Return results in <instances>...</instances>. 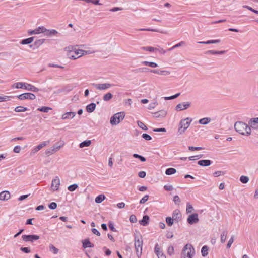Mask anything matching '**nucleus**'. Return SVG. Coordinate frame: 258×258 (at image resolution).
Returning <instances> with one entry per match:
<instances>
[{"label": "nucleus", "mask_w": 258, "mask_h": 258, "mask_svg": "<svg viewBox=\"0 0 258 258\" xmlns=\"http://www.w3.org/2000/svg\"><path fill=\"white\" fill-rule=\"evenodd\" d=\"M67 51V56L71 59L75 60L84 55L91 54L92 52L88 50L79 49L72 46H69L66 48Z\"/></svg>", "instance_id": "nucleus-1"}, {"label": "nucleus", "mask_w": 258, "mask_h": 258, "mask_svg": "<svg viewBox=\"0 0 258 258\" xmlns=\"http://www.w3.org/2000/svg\"><path fill=\"white\" fill-rule=\"evenodd\" d=\"M12 88L13 89H23L34 92H37L39 91V89L34 85L22 82L14 83L12 85Z\"/></svg>", "instance_id": "nucleus-2"}, {"label": "nucleus", "mask_w": 258, "mask_h": 258, "mask_svg": "<svg viewBox=\"0 0 258 258\" xmlns=\"http://www.w3.org/2000/svg\"><path fill=\"white\" fill-rule=\"evenodd\" d=\"M235 130L239 134L248 136L250 135V129L248 124L242 121H237L234 124Z\"/></svg>", "instance_id": "nucleus-3"}, {"label": "nucleus", "mask_w": 258, "mask_h": 258, "mask_svg": "<svg viewBox=\"0 0 258 258\" xmlns=\"http://www.w3.org/2000/svg\"><path fill=\"white\" fill-rule=\"evenodd\" d=\"M195 254V250L193 246L189 243L185 245L181 253V258H193Z\"/></svg>", "instance_id": "nucleus-4"}, {"label": "nucleus", "mask_w": 258, "mask_h": 258, "mask_svg": "<svg viewBox=\"0 0 258 258\" xmlns=\"http://www.w3.org/2000/svg\"><path fill=\"white\" fill-rule=\"evenodd\" d=\"M134 246L137 257L140 258L142 254L143 240L141 237L135 236Z\"/></svg>", "instance_id": "nucleus-5"}, {"label": "nucleus", "mask_w": 258, "mask_h": 258, "mask_svg": "<svg viewBox=\"0 0 258 258\" xmlns=\"http://www.w3.org/2000/svg\"><path fill=\"white\" fill-rule=\"evenodd\" d=\"M191 121L192 119L189 117L182 119L180 121L179 127L178 130L179 135H182L185 132L186 130L189 126Z\"/></svg>", "instance_id": "nucleus-6"}, {"label": "nucleus", "mask_w": 258, "mask_h": 258, "mask_svg": "<svg viewBox=\"0 0 258 258\" xmlns=\"http://www.w3.org/2000/svg\"><path fill=\"white\" fill-rule=\"evenodd\" d=\"M124 112H119L114 114L111 118L110 122L112 125H116L119 124L123 120L125 117Z\"/></svg>", "instance_id": "nucleus-7"}, {"label": "nucleus", "mask_w": 258, "mask_h": 258, "mask_svg": "<svg viewBox=\"0 0 258 258\" xmlns=\"http://www.w3.org/2000/svg\"><path fill=\"white\" fill-rule=\"evenodd\" d=\"M64 145L63 141L57 143L54 146L51 147L50 148L45 151V154L47 156H49L55 153L56 152L58 151L61 148H62Z\"/></svg>", "instance_id": "nucleus-8"}, {"label": "nucleus", "mask_w": 258, "mask_h": 258, "mask_svg": "<svg viewBox=\"0 0 258 258\" xmlns=\"http://www.w3.org/2000/svg\"><path fill=\"white\" fill-rule=\"evenodd\" d=\"M248 125L250 129V135L252 131L258 132V117L250 118L248 120Z\"/></svg>", "instance_id": "nucleus-9"}, {"label": "nucleus", "mask_w": 258, "mask_h": 258, "mask_svg": "<svg viewBox=\"0 0 258 258\" xmlns=\"http://www.w3.org/2000/svg\"><path fill=\"white\" fill-rule=\"evenodd\" d=\"M93 85L96 89L99 90H106L114 86L113 84H110L108 83L93 84Z\"/></svg>", "instance_id": "nucleus-10"}, {"label": "nucleus", "mask_w": 258, "mask_h": 258, "mask_svg": "<svg viewBox=\"0 0 258 258\" xmlns=\"http://www.w3.org/2000/svg\"><path fill=\"white\" fill-rule=\"evenodd\" d=\"M20 100H24L26 99L33 100L36 99V96L31 93H25L17 96Z\"/></svg>", "instance_id": "nucleus-11"}, {"label": "nucleus", "mask_w": 258, "mask_h": 258, "mask_svg": "<svg viewBox=\"0 0 258 258\" xmlns=\"http://www.w3.org/2000/svg\"><path fill=\"white\" fill-rule=\"evenodd\" d=\"M22 238L24 241L33 242L38 240L40 237L37 235H23L22 236Z\"/></svg>", "instance_id": "nucleus-12"}, {"label": "nucleus", "mask_w": 258, "mask_h": 258, "mask_svg": "<svg viewBox=\"0 0 258 258\" xmlns=\"http://www.w3.org/2000/svg\"><path fill=\"white\" fill-rule=\"evenodd\" d=\"M60 183V182L59 177L57 176L55 177L52 180L51 184V190L53 191L58 190Z\"/></svg>", "instance_id": "nucleus-13"}, {"label": "nucleus", "mask_w": 258, "mask_h": 258, "mask_svg": "<svg viewBox=\"0 0 258 258\" xmlns=\"http://www.w3.org/2000/svg\"><path fill=\"white\" fill-rule=\"evenodd\" d=\"M49 141H46L41 142L39 145L35 147L31 151V154L34 155L42 148L45 147L49 144Z\"/></svg>", "instance_id": "nucleus-14"}, {"label": "nucleus", "mask_w": 258, "mask_h": 258, "mask_svg": "<svg viewBox=\"0 0 258 258\" xmlns=\"http://www.w3.org/2000/svg\"><path fill=\"white\" fill-rule=\"evenodd\" d=\"M199 220L198 218V215L197 213H193L188 216L187 221L190 224L192 225L197 223Z\"/></svg>", "instance_id": "nucleus-15"}, {"label": "nucleus", "mask_w": 258, "mask_h": 258, "mask_svg": "<svg viewBox=\"0 0 258 258\" xmlns=\"http://www.w3.org/2000/svg\"><path fill=\"white\" fill-rule=\"evenodd\" d=\"M46 31V28L44 26H39L36 29L29 31L28 33L30 35H36V34H40L41 33H44Z\"/></svg>", "instance_id": "nucleus-16"}, {"label": "nucleus", "mask_w": 258, "mask_h": 258, "mask_svg": "<svg viewBox=\"0 0 258 258\" xmlns=\"http://www.w3.org/2000/svg\"><path fill=\"white\" fill-rule=\"evenodd\" d=\"M191 105V103L189 102H184L178 104L176 106V110L179 111H182L185 110L187 108H188Z\"/></svg>", "instance_id": "nucleus-17"}, {"label": "nucleus", "mask_w": 258, "mask_h": 258, "mask_svg": "<svg viewBox=\"0 0 258 258\" xmlns=\"http://www.w3.org/2000/svg\"><path fill=\"white\" fill-rule=\"evenodd\" d=\"M150 72L162 76H168L171 74L170 71L167 70L154 69L151 70Z\"/></svg>", "instance_id": "nucleus-18"}, {"label": "nucleus", "mask_w": 258, "mask_h": 258, "mask_svg": "<svg viewBox=\"0 0 258 258\" xmlns=\"http://www.w3.org/2000/svg\"><path fill=\"white\" fill-rule=\"evenodd\" d=\"M76 115V113L74 112H67L63 114L61 116L62 120L70 119L74 118Z\"/></svg>", "instance_id": "nucleus-19"}, {"label": "nucleus", "mask_w": 258, "mask_h": 258, "mask_svg": "<svg viewBox=\"0 0 258 258\" xmlns=\"http://www.w3.org/2000/svg\"><path fill=\"white\" fill-rule=\"evenodd\" d=\"M10 197V193L8 191H3L0 192V200L1 201H7Z\"/></svg>", "instance_id": "nucleus-20"}, {"label": "nucleus", "mask_w": 258, "mask_h": 258, "mask_svg": "<svg viewBox=\"0 0 258 258\" xmlns=\"http://www.w3.org/2000/svg\"><path fill=\"white\" fill-rule=\"evenodd\" d=\"M181 217V214L180 211L178 209L174 210L172 213V218L176 221V222H178L180 219Z\"/></svg>", "instance_id": "nucleus-21"}, {"label": "nucleus", "mask_w": 258, "mask_h": 258, "mask_svg": "<svg viewBox=\"0 0 258 258\" xmlns=\"http://www.w3.org/2000/svg\"><path fill=\"white\" fill-rule=\"evenodd\" d=\"M212 162L210 160H201L198 162V164L201 166H209L212 164Z\"/></svg>", "instance_id": "nucleus-22"}, {"label": "nucleus", "mask_w": 258, "mask_h": 258, "mask_svg": "<svg viewBox=\"0 0 258 258\" xmlns=\"http://www.w3.org/2000/svg\"><path fill=\"white\" fill-rule=\"evenodd\" d=\"M58 32L54 29L49 30L47 29L46 28V31L44 32L45 35L47 37H51L53 35H55Z\"/></svg>", "instance_id": "nucleus-23"}, {"label": "nucleus", "mask_w": 258, "mask_h": 258, "mask_svg": "<svg viewBox=\"0 0 258 258\" xmlns=\"http://www.w3.org/2000/svg\"><path fill=\"white\" fill-rule=\"evenodd\" d=\"M220 39H216V40H208L207 41H199L198 42L199 44H216V43H219L220 42Z\"/></svg>", "instance_id": "nucleus-24"}, {"label": "nucleus", "mask_w": 258, "mask_h": 258, "mask_svg": "<svg viewBox=\"0 0 258 258\" xmlns=\"http://www.w3.org/2000/svg\"><path fill=\"white\" fill-rule=\"evenodd\" d=\"M96 108V104L94 103H92L87 105L86 109V111L89 113L93 112Z\"/></svg>", "instance_id": "nucleus-25"}, {"label": "nucleus", "mask_w": 258, "mask_h": 258, "mask_svg": "<svg viewBox=\"0 0 258 258\" xmlns=\"http://www.w3.org/2000/svg\"><path fill=\"white\" fill-rule=\"evenodd\" d=\"M13 97L0 95V103L10 101Z\"/></svg>", "instance_id": "nucleus-26"}, {"label": "nucleus", "mask_w": 258, "mask_h": 258, "mask_svg": "<svg viewBox=\"0 0 258 258\" xmlns=\"http://www.w3.org/2000/svg\"><path fill=\"white\" fill-rule=\"evenodd\" d=\"M141 49L149 52H157V50H159V49L151 46L142 47Z\"/></svg>", "instance_id": "nucleus-27"}, {"label": "nucleus", "mask_w": 258, "mask_h": 258, "mask_svg": "<svg viewBox=\"0 0 258 258\" xmlns=\"http://www.w3.org/2000/svg\"><path fill=\"white\" fill-rule=\"evenodd\" d=\"M149 220V217L147 215L144 216L142 220L140 221V224L146 226L148 224Z\"/></svg>", "instance_id": "nucleus-28"}, {"label": "nucleus", "mask_w": 258, "mask_h": 258, "mask_svg": "<svg viewBox=\"0 0 258 258\" xmlns=\"http://www.w3.org/2000/svg\"><path fill=\"white\" fill-rule=\"evenodd\" d=\"M211 118L209 117H205L200 119L199 120V123L201 124L206 125L208 124L211 121Z\"/></svg>", "instance_id": "nucleus-29"}, {"label": "nucleus", "mask_w": 258, "mask_h": 258, "mask_svg": "<svg viewBox=\"0 0 258 258\" xmlns=\"http://www.w3.org/2000/svg\"><path fill=\"white\" fill-rule=\"evenodd\" d=\"M83 247L84 248L88 247H93L94 245L92 244L89 240L85 239L83 241Z\"/></svg>", "instance_id": "nucleus-30"}, {"label": "nucleus", "mask_w": 258, "mask_h": 258, "mask_svg": "<svg viewBox=\"0 0 258 258\" xmlns=\"http://www.w3.org/2000/svg\"><path fill=\"white\" fill-rule=\"evenodd\" d=\"M113 98V95L110 92H107L103 96V100L104 101H108Z\"/></svg>", "instance_id": "nucleus-31"}, {"label": "nucleus", "mask_w": 258, "mask_h": 258, "mask_svg": "<svg viewBox=\"0 0 258 258\" xmlns=\"http://www.w3.org/2000/svg\"><path fill=\"white\" fill-rule=\"evenodd\" d=\"M91 144V140H86L84 142H81L79 144V147L81 148L85 147H89Z\"/></svg>", "instance_id": "nucleus-32"}, {"label": "nucleus", "mask_w": 258, "mask_h": 258, "mask_svg": "<svg viewBox=\"0 0 258 258\" xmlns=\"http://www.w3.org/2000/svg\"><path fill=\"white\" fill-rule=\"evenodd\" d=\"M106 197L104 195L101 194L97 196L95 199V201L97 203H100L105 199Z\"/></svg>", "instance_id": "nucleus-33"}, {"label": "nucleus", "mask_w": 258, "mask_h": 258, "mask_svg": "<svg viewBox=\"0 0 258 258\" xmlns=\"http://www.w3.org/2000/svg\"><path fill=\"white\" fill-rule=\"evenodd\" d=\"M226 53V51H216V50H209L206 52L207 54H223Z\"/></svg>", "instance_id": "nucleus-34"}, {"label": "nucleus", "mask_w": 258, "mask_h": 258, "mask_svg": "<svg viewBox=\"0 0 258 258\" xmlns=\"http://www.w3.org/2000/svg\"><path fill=\"white\" fill-rule=\"evenodd\" d=\"M142 64L144 65L148 66L151 68H156L158 67V64L154 62H149L147 61H144L142 62Z\"/></svg>", "instance_id": "nucleus-35"}, {"label": "nucleus", "mask_w": 258, "mask_h": 258, "mask_svg": "<svg viewBox=\"0 0 258 258\" xmlns=\"http://www.w3.org/2000/svg\"><path fill=\"white\" fill-rule=\"evenodd\" d=\"M34 37H30L21 40L20 43L23 45L28 44L33 42Z\"/></svg>", "instance_id": "nucleus-36"}, {"label": "nucleus", "mask_w": 258, "mask_h": 258, "mask_svg": "<svg viewBox=\"0 0 258 258\" xmlns=\"http://www.w3.org/2000/svg\"><path fill=\"white\" fill-rule=\"evenodd\" d=\"M49 250L53 254H57L58 252V249L55 247L53 244H50L49 246Z\"/></svg>", "instance_id": "nucleus-37"}, {"label": "nucleus", "mask_w": 258, "mask_h": 258, "mask_svg": "<svg viewBox=\"0 0 258 258\" xmlns=\"http://www.w3.org/2000/svg\"><path fill=\"white\" fill-rule=\"evenodd\" d=\"M227 235L226 231H223L220 235V241L221 243H223L225 242Z\"/></svg>", "instance_id": "nucleus-38"}, {"label": "nucleus", "mask_w": 258, "mask_h": 258, "mask_svg": "<svg viewBox=\"0 0 258 258\" xmlns=\"http://www.w3.org/2000/svg\"><path fill=\"white\" fill-rule=\"evenodd\" d=\"M154 252L157 256L163 254L162 251L161 250L158 244H156L154 248Z\"/></svg>", "instance_id": "nucleus-39"}, {"label": "nucleus", "mask_w": 258, "mask_h": 258, "mask_svg": "<svg viewBox=\"0 0 258 258\" xmlns=\"http://www.w3.org/2000/svg\"><path fill=\"white\" fill-rule=\"evenodd\" d=\"M27 110V108L23 106H17L14 109L15 111L16 112H23L26 111Z\"/></svg>", "instance_id": "nucleus-40"}, {"label": "nucleus", "mask_w": 258, "mask_h": 258, "mask_svg": "<svg viewBox=\"0 0 258 258\" xmlns=\"http://www.w3.org/2000/svg\"><path fill=\"white\" fill-rule=\"evenodd\" d=\"M176 172V170L175 168H169L166 170L165 174L168 175H170L174 174Z\"/></svg>", "instance_id": "nucleus-41"}, {"label": "nucleus", "mask_w": 258, "mask_h": 258, "mask_svg": "<svg viewBox=\"0 0 258 258\" xmlns=\"http://www.w3.org/2000/svg\"><path fill=\"white\" fill-rule=\"evenodd\" d=\"M51 110H52L51 108L49 107H46V106H43L42 107L38 108L37 109V110L41 111V112H45V113L48 112V111Z\"/></svg>", "instance_id": "nucleus-42"}, {"label": "nucleus", "mask_w": 258, "mask_h": 258, "mask_svg": "<svg viewBox=\"0 0 258 258\" xmlns=\"http://www.w3.org/2000/svg\"><path fill=\"white\" fill-rule=\"evenodd\" d=\"M208 247L207 246H204L201 249V253L203 256H206L208 255Z\"/></svg>", "instance_id": "nucleus-43"}, {"label": "nucleus", "mask_w": 258, "mask_h": 258, "mask_svg": "<svg viewBox=\"0 0 258 258\" xmlns=\"http://www.w3.org/2000/svg\"><path fill=\"white\" fill-rule=\"evenodd\" d=\"M138 31H152V32H160V33H163L162 31H160V30L158 29H151V28H141L137 30Z\"/></svg>", "instance_id": "nucleus-44"}, {"label": "nucleus", "mask_w": 258, "mask_h": 258, "mask_svg": "<svg viewBox=\"0 0 258 258\" xmlns=\"http://www.w3.org/2000/svg\"><path fill=\"white\" fill-rule=\"evenodd\" d=\"M194 210V207L192 206L189 203H187L186 204V212L188 213H190L192 212Z\"/></svg>", "instance_id": "nucleus-45"}, {"label": "nucleus", "mask_w": 258, "mask_h": 258, "mask_svg": "<svg viewBox=\"0 0 258 258\" xmlns=\"http://www.w3.org/2000/svg\"><path fill=\"white\" fill-rule=\"evenodd\" d=\"M137 124H138V125L139 127H140L141 128H142V130H145V131H146L147 130V126H146V125L143 123L142 122V121H137Z\"/></svg>", "instance_id": "nucleus-46"}, {"label": "nucleus", "mask_w": 258, "mask_h": 258, "mask_svg": "<svg viewBox=\"0 0 258 258\" xmlns=\"http://www.w3.org/2000/svg\"><path fill=\"white\" fill-rule=\"evenodd\" d=\"M249 178L247 176L242 175L240 178V181L242 183H247L249 181Z\"/></svg>", "instance_id": "nucleus-47"}, {"label": "nucleus", "mask_w": 258, "mask_h": 258, "mask_svg": "<svg viewBox=\"0 0 258 258\" xmlns=\"http://www.w3.org/2000/svg\"><path fill=\"white\" fill-rule=\"evenodd\" d=\"M174 220L170 217H168L166 218V222L168 226H171L173 224V221Z\"/></svg>", "instance_id": "nucleus-48"}, {"label": "nucleus", "mask_w": 258, "mask_h": 258, "mask_svg": "<svg viewBox=\"0 0 258 258\" xmlns=\"http://www.w3.org/2000/svg\"><path fill=\"white\" fill-rule=\"evenodd\" d=\"M224 174H225V173L223 171H217L214 172L213 173V175L214 177H219V176H221V175H224Z\"/></svg>", "instance_id": "nucleus-49"}, {"label": "nucleus", "mask_w": 258, "mask_h": 258, "mask_svg": "<svg viewBox=\"0 0 258 258\" xmlns=\"http://www.w3.org/2000/svg\"><path fill=\"white\" fill-rule=\"evenodd\" d=\"M158 103L156 101H154L153 102L151 103L149 106L148 109L149 110H152L155 108V107L157 105Z\"/></svg>", "instance_id": "nucleus-50"}, {"label": "nucleus", "mask_w": 258, "mask_h": 258, "mask_svg": "<svg viewBox=\"0 0 258 258\" xmlns=\"http://www.w3.org/2000/svg\"><path fill=\"white\" fill-rule=\"evenodd\" d=\"M78 186L77 184H73V185H71L69 186L68 187V189L70 191H74V190H75L78 188Z\"/></svg>", "instance_id": "nucleus-51"}, {"label": "nucleus", "mask_w": 258, "mask_h": 258, "mask_svg": "<svg viewBox=\"0 0 258 258\" xmlns=\"http://www.w3.org/2000/svg\"><path fill=\"white\" fill-rule=\"evenodd\" d=\"M174 249L173 246H169L167 249V253L168 254L171 255L174 253Z\"/></svg>", "instance_id": "nucleus-52"}, {"label": "nucleus", "mask_w": 258, "mask_h": 258, "mask_svg": "<svg viewBox=\"0 0 258 258\" xmlns=\"http://www.w3.org/2000/svg\"><path fill=\"white\" fill-rule=\"evenodd\" d=\"M180 95V93H177L174 95L170 96V97H164L165 100H171L174 99L178 97Z\"/></svg>", "instance_id": "nucleus-53"}, {"label": "nucleus", "mask_w": 258, "mask_h": 258, "mask_svg": "<svg viewBox=\"0 0 258 258\" xmlns=\"http://www.w3.org/2000/svg\"><path fill=\"white\" fill-rule=\"evenodd\" d=\"M108 226L111 231H112L113 232L116 231V229L115 228V227L114 226V224L112 222H111V221L109 222Z\"/></svg>", "instance_id": "nucleus-54"}, {"label": "nucleus", "mask_w": 258, "mask_h": 258, "mask_svg": "<svg viewBox=\"0 0 258 258\" xmlns=\"http://www.w3.org/2000/svg\"><path fill=\"white\" fill-rule=\"evenodd\" d=\"M202 157V155L190 156L188 158L189 160H196Z\"/></svg>", "instance_id": "nucleus-55"}, {"label": "nucleus", "mask_w": 258, "mask_h": 258, "mask_svg": "<svg viewBox=\"0 0 258 258\" xmlns=\"http://www.w3.org/2000/svg\"><path fill=\"white\" fill-rule=\"evenodd\" d=\"M164 189L166 191H171L174 188L172 185L167 184L164 186Z\"/></svg>", "instance_id": "nucleus-56"}, {"label": "nucleus", "mask_w": 258, "mask_h": 258, "mask_svg": "<svg viewBox=\"0 0 258 258\" xmlns=\"http://www.w3.org/2000/svg\"><path fill=\"white\" fill-rule=\"evenodd\" d=\"M149 196L148 195H145L143 198H142L140 201V203L142 204H144L147 200H148Z\"/></svg>", "instance_id": "nucleus-57"}, {"label": "nucleus", "mask_w": 258, "mask_h": 258, "mask_svg": "<svg viewBox=\"0 0 258 258\" xmlns=\"http://www.w3.org/2000/svg\"><path fill=\"white\" fill-rule=\"evenodd\" d=\"M233 241H234V236H232L231 237L230 239L229 240V241L228 242V243L227 244V247L228 248H229L231 247V246L232 244L233 243Z\"/></svg>", "instance_id": "nucleus-58"}, {"label": "nucleus", "mask_w": 258, "mask_h": 258, "mask_svg": "<svg viewBox=\"0 0 258 258\" xmlns=\"http://www.w3.org/2000/svg\"><path fill=\"white\" fill-rule=\"evenodd\" d=\"M129 220L131 223H135L137 222V218L134 215H132L130 216Z\"/></svg>", "instance_id": "nucleus-59"}, {"label": "nucleus", "mask_w": 258, "mask_h": 258, "mask_svg": "<svg viewBox=\"0 0 258 258\" xmlns=\"http://www.w3.org/2000/svg\"><path fill=\"white\" fill-rule=\"evenodd\" d=\"M48 207L51 209H55L57 207V204L55 202H52L48 205Z\"/></svg>", "instance_id": "nucleus-60"}, {"label": "nucleus", "mask_w": 258, "mask_h": 258, "mask_svg": "<svg viewBox=\"0 0 258 258\" xmlns=\"http://www.w3.org/2000/svg\"><path fill=\"white\" fill-rule=\"evenodd\" d=\"M185 45V42L184 41H180L179 43L175 44L173 46V48H177L180 46H182Z\"/></svg>", "instance_id": "nucleus-61"}, {"label": "nucleus", "mask_w": 258, "mask_h": 258, "mask_svg": "<svg viewBox=\"0 0 258 258\" xmlns=\"http://www.w3.org/2000/svg\"><path fill=\"white\" fill-rule=\"evenodd\" d=\"M173 201L176 204H179L180 202V199L178 196H175L173 198Z\"/></svg>", "instance_id": "nucleus-62"}, {"label": "nucleus", "mask_w": 258, "mask_h": 258, "mask_svg": "<svg viewBox=\"0 0 258 258\" xmlns=\"http://www.w3.org/2000/svg\"><path fill=\"white\" fill-rule=\"evenodd\" d=\"M142 136L144 139L147 141H149L152 139L151 137L147 134H143Z\"/></svg>", "instance_id": "nucleus-63"}, {"label": "nucleus", "mask_w": 258, "mask_h": 258, "mask_svg": "<svg viewBox=\"0 0 258 258\" xmlns=\"http://www.w3.org/2000/svg\"><path fill=\"white\" fill-rule=\"evenodd\" d=\"M21 149V147L20 146H16L13 149V151L15 153H19L20 152Z\"/></svg>", "instance_id": "nucleus-64"}]
</instances>
